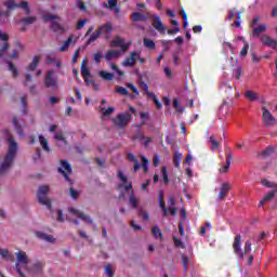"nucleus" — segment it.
I'll use <instances>...</instances> for the list:
<instances>
[{
    "instance_id": "obj_1",
    "label": "nucleus",
    "mask_w": 277,
    "mask_h": 277,
    "mask_svg": "<svg viewBox=\"0 0 277 277\" xmlns=\"http://www.w3.org/2000/svg\"><path fill=\"white\" fill-rule=\"evenodd\" d=\"M8 151L3 161L0 163V174H6L12 169L16 154L18 153V143L12 137L10 131H6Z\"/></svg>"
},
{
    "instance_id": "obj_2",
    "label": "nucleus",
    "mask_w": 277,
    "mask_h": 277,
    "mask_svg": "<svg viewBox=\"0 0 277 277\" xmlns=\"http://www.w3.org/2000/svg\"><path fill=\"white\" fill-rule=\"evenodd\" d=\"M39 16H41L43 23H51V29L54 34H64V31H66L62 18L56 14H53L48 10L39 9Z\"/></svg>"
},
{
    "instance_id": "obj_3",
    "label": "nucleus",
    "mask_w": 277,
    "mask_h": 277,
    "mask_svg": "<svg viewBox=\"0 0 277 277\" xmlns=\"http://www.w3.org/2000/svg\"><path fill=\"white\" fill-rule=\"evenodd\" d=\"M51 193V188L49 185H42L39 186L37 190V200L39 205H42L45 207V209H49L51 211L52 205H51V199L49 198V194Z\"/></svg>"
},
{
    "instance_id": "obj_4",
    "label": "nucleus",
    "mask_w": 277,
    "mask_h": 277,
    "mask_svg": "<svg viewBox=\"0 0 277 277\" xmlns=\"http://www.w3.org/2000/svg\"><path fill=\"white\" fill-rule=\"evenodd\" d=\"M15 272L18 274L19 277H26L25 273H23L21 268L25 267L27 269V266L29 265V255H27V252L25 251H17L15 253Z\"/></svg>"
},
{
    "instance_id": "obj_5",
    "label": "nucleus",
    "mask_w": 277,
    "mask_h": 277,
    "mask_svg": "<svg viewBox=\"0 0 277 277\" xmlns=\"http://www.w3.org/2000/svg\"><path fill=\"white\" fill-rule=\"evenodd\" d=\"M131 120H133V116L130 115V113H121L113 119V123L118 129H124L129 127V122H131Z\"/></svg>"
},
{
    "instance_id": "obj_6",
    "label": "nucleus",
    "mask_w": 277,
    "mask_h": 277,
    "mask_svg": "<svg viewBox=\"0 0 277 277\" xmlns=\"http://www.w3.org/2000/svg\"><path fill=\"white\" fill-rule=\"evenodd\" d=\"M5 8L8 10H16V8H21V10H24L25 14L29 16L31 14V9H29V3L27 1H22L21 3L14 2V0H8L4 2Z\"/></svg>"
},
{
    "instance_id": "obj_7",
    "label": "nucleus",
    "mask_w": 277,
    "mask_h": 277,
    "mask_svg": "<svg viewBox=\"0 0 277 277\" xmlns=\"http://www.w3.org/2000/svg\"><path fill=\"white\" fill-rule=\"evenodd\" d=\"M234 254H237L239 261H243L245 253L241 251V235H236L233 242Z\"/></svg>"
},
{
    "instance_id": "obj_8",
    "label": "nucleus",
    "mask_w": 277,
    "mask_h": 277,
    "mask_svg": "<svg viewBox=\"0 0 277 277\" xmlns=\"http://www.w3.org/2000/svg\"><path fill=\"white\" fill-rule=\"evenodd\" d=\"M151 26L156 31H158V34L166 36V26L163 25V22H161V17L159 15H151Z\"/></svg>"
},
{
    "instance_id": "obj_9",
    "label": "nucleus",
    "mask_w": 277,
    "mask_h": 277,
    "mask_svg": "<svg viewBox=\"0 0 277 277\" xmlns=\"http://www.w3.org/2000/svg\"><path fill=\"white\" fill-rule=\"evenodd\" d=\"M262 120L265 124V127H273V124H276V118H274V115L267 109V107H262Z\"/></svg>"
},
{
    "instance_id": "obj_10",
    "label": "nucleus",
    "mask_w": 277,
    "mask_h": 277,
    "mask_svg": "<svg viewBox=\"0 0 277 277\" xmlns=\"http://www.w3.org/2000/svg\"><path fill=\"white\" fill-rule=\"evenodd\" d=\"M44 267V262L42 261H35L31 264L26 266V269L28 272V274H42V269Z\"/></svg>"
},
{
    "instance_id": "obj_11",
    "label": "nucleus",
    "mask_w": 277,
    "mask_h": 277,
    "mask_svg": "<svg viewBox=\"0 0 277 277\" xmlns=\"http://www.w3.org/2000/svg\"><path fill=\"white\" fill-rule=\"evenodd\" d=\"M137 57H140V53L133 51L130 53V56H127L123 62H122V66H124L126 68H133V66H135V62H137Z\"/></svg>"
},
{
    "instance_id": "obj_12",
    "label": "nucleus",
    "mask_w": 277,
    "mask_h": 277,
    "mask_svg": "<svg viewBox=\"0 0 277 277\" xmlns=\"http://www.w3.org/2000/svg\"><path fill=\"white\" fill-rule=\"evenodd\" d=\"M97 31H100V34L102 36H105L106 40H109L111 38V31H114V25H111L110 22L100 26L97 28Z\"/></svg>"
},
{
    "instance_id": "obj_13",
    "label": "nucleus",
    "mask_w": 277,
    "mask_h": 277,
    "mask_svg": "<svg viewBox=\"0 0 277 277\" xmlns=\"http://www.w3.org/2000/svg\"><path fill=\"white\" fill-rule=\"evenodd\" d=\"M45 88H55L57 85V79L55 78V71L49 70L44 78Z\"/></svg>"
},
{
    "instance_id": "obj_14",
    "label": "nucleus",
    "mask_w": 277,
    "mask_h": 277,
    "mask_svg": "<svg viewBox=\"0 0 277 277\" xmlns=\"http://www.w3.org/2000/svg\"><path fill=\"white\" fill-rule=\"evenodd\" d=\"M35 237H37V239H40L41 241H45L47 243H55V241H56V239L53 235H49L41 230H36Z\"/></svg>"
},
{
    "instance_id": "obj_15",
    "label": "nucleus",
    "mask_w": 277,
    "mask_h": 277,
    "mask_svg": "<svg viewBox=\"0 0 277 277\" xmlns=\"http://www.w3.org/2000/svg\"><path fill=\"white\" fill-rule=\"evenodd\" d=\"M60 174H62L65 179V181H70L69 175H70V163L66 160L61 161V167L58 168Z\"/></svg>"
},
{
    "instance_id": "obj_16",
    "label": "nucleus",
    "mask_w": 277,
    "mask_h": 277,
    "mask_svg": "<svg viewBox=\"0 0 277 277\" xmlns=\"http://www.w3.org/2000/svg\"><path fill=\"white\" fill-rule=\"evenodd\" d=\"M225 156H226V164L223 166L222 169H220V172H223L226 174L230 168V163L233 161V151L228 149V147H225Z\"/></svg>"
},
{
    "instance_id": "obj_17",
    "label": "nucleus",
    "mask_w": 277,
    "mask_h": 277,
    "mask_svg": "<svg viewBox=\"0 0 277 277\" xmlns=\"http://www.w3.org/2000/svg\"><path fill=\"white\" fill-rule=\"evenodd\" d=\"M260 40L264 47H269L271 49H275V51H277V41L272 39V37L263 35Z\"/></svg>"
},
{
    "instance_id": "obj_18",
    "label": "nucleus",
    "mask_w": 277,
    "mask_h": 277,
    "mask_svg": "<svg viewBox=\"0 0 277 277\" xmlns=\"http://www.w3.org/2000/svg\"><path fill=\"white\" fill-rule=\"evenodd\" d=\"M70 214L75 215V217H78L79 220H82V222H85L87 224H92V220L90 216L83 214V212L75 208H70Z\"/></svg>"
},
{
    "instance_id": "obj_19",
    "label": "nucleus",
    "mask_w": 277,
    "mask_h": 277,
    "mask_svg": "<svg viewBox=\"0 0 277 277\" xmlns=\"http://www.w3.org/2000/svg\"><path fill=\"white\" fill-rule=\"evenodd\" d=\"M38 21V16H26L23 17L19 23H22L23 27L21 31H27V25H34Z\"/></svg>"
},
{
    "instance_id": "obj_20",
    "label": "nucleus",
    "mask_w": 277,
    "mask_h": 277,
    "mask_svg": "<svg viewBox=\"0 0 277 277\" xmlns=\"http://www.w3.org/2000/svg\"><path fill=\"white\" fill-rule=\"evenodd\" d=\"M130 18L133 21V23H146V21H149L150 17L146 16L144 13L134 12L130 15Z\"/></svg>"
},
{
    "instance_id": "obj_21",
    "label": "nucleus",
    "mask_w": 277,
    "mask_h": 277,
    "mask_svg": "<svg viewBox=\"0 0 277 277\" xmlns=\"http://www.w3.org/2000/svg\"><path fill=\"white\" fill-rule=\"evenodd\" d=\"M228 192H230V184L223 183L217 195L219 200H224L228 196Z\"/></svg>"
},
{
    "instance_id": "obj_22",
    "label": "nucleus",
    "mask_w": 277,
    "mask_h": 277,
    "mask_svg": "<svg viewBox=\"0 0 277 277\" xmlns=\"http://www.w3.org/2000/svg\"><path fill=\"white\" fill-rule=\"evenodd\" d=\"M13 126L14 129L19 137H25V132H23V127H21V123H18V118H13Z\"/></svg>"
},
{
    "instance_id": "obj_23",
    "label": "nucleus",
    "mask_w": 277,
    "mask_h": 277,
    "mask_svg": "<svg viewBox=\"0 0 277 277\" xmlns=\"http://www.w3.org/2000/svg\"><path fill=\"white\" fill-rule=\"evenodd\" d=\"M39 143L45 153H51V147H49V141L44 137V135H39Z\"/></svg>"
},
{
    "instance_id": "obj_24",
    "label": "nucleus",
    "mask_w": 277,
    "mask_h": 277,
    "mask_svg": "<svg viewBox=\"0 0 277 277\" xmlns=\"http://www.w3.org/2000/svg\"><path fill=\"white\" fill-rule=\"evenodd\" d=\"M105 60H107V62H111V60H115L116 57H120V51L118 50H109L105 55H104Z\"/></svg>"
},
{
    "instance_id": "obj_25",
    "label": "nucleus",
    "mask_w": 277,
    "mask_h": 277,
    "mask_svg": "<svg viewBox=\"0 0 277 277\" xmlns=\"http://www.w3.org/2000/svg\"><path fill=\"white\" fill-rule=\"evenodd\" d=\"M245 97H247L248 101H251L252 103H254V101H259V93L252 90H247L245 92Z\"/></svg>"
},
{
    "instance_id": "obj_26",
    "label": "nucleus",
    "mask_w": 277,
    "mask_h": 277,
    "mask_svg": "<svg viewBox=\"0 0 277 277\" xmlns=\"http://www.w3.org/2000/svg\"><path fill=\"white\" fill-rule=\"evenodd\" d=\"M266 29H267V25L265 24H262L259 27L253 28V31H252L253 38H259V36H261V34H263Z\"/></svg>"
},
{
    "instance_id": "obj_27",
    "label": "nucleus",
    "mask_w": 277,
    "mask_h": 277,
    "mask_svg": "<svg viewBox=\"0 0 277 277\" xmlns=\"http://www.w3.org/2000/svg\"><path fill=\"white\" fill-rule=\"evenodd\" d=\"M143 45L145 47V49H149V51H155L156 49L155 41L148 38L143 39Z\"/></svg>"
},
{
    "instance_id": "obj_28",
    "label": "nucleus",
    "mask_w": 277,
    "mask_h": 277,
    "mask_svg": "<svg viewBox=\"0 0 277 277\" xmlns=\"http://www.w3.org/2000/svg\"><path fill=\"white\" fill-rule=\"evenodd\" d=\"M39 63H40V58L38 56H35L32 58V62L27 67L28 72H34V70H36V68H38Z\"/></svg>"
},
{
    "instance_id": "obj_29",
    "label": "nucleus",
    "mask_w": 277,
    "mask_h": 277,
    "mask_svg": "<svg viewBox=\"0 0 277 277\" xmlns=\"http://www.w3.org/2000/svg\"><path fill=\"white\" fill-rule=\"evenodd\" d=\"M151 234L154 235L155 239H160V241L163 239V234L161 233L159 226H154L151 228Z\"/></svg>"
},
{
    "instance_id": "obj_30",
    "label": "nucleus",
    "mask_w": 277,
    "mask_h": 277,
    "mask_svg": "<svg viewBox=\"0 0 277 277\" xmlns=\"http://www.w3.org/2000/svg\"><path fill=\"white\" fill-rule=\"evenodd\" d=\"M181 159H183V154L175 151L173 155V163H174L175 168L181 167Z\"/></svg>"
},
{
    "instance_id": "obj_31",
    "label": "nucleus",
    "mask_w": 277,
    "mask_h": 277,
    "mask_svg": "<svg viewBox=\"0 0 277 277\" xmlns=\"http://www.w3.org/2000/svg\"><path fill=\"white\" fill-rule=\"evenodd\" d=\"M0 256L1 259H3L4 261H10L12 260V253H10V251L8 249H1L0 248Z\"/></svg>"
},
{
    "instance_id": "obj_32",
    "label": "nucleus",
    "mask_w": 277,
    "mask_h": 277,
    "mask_svg": "<svg viewBox=\"0 0 277 277\" xmlns=\"http://www.w3.org/2000/svg\"><path fill=\"white\" fill-rule=\"evenodd\" d=\"M5 64H8L9 70L12 72L13 77H18V69L16 68V66H14L11 61H5Z\"/></svg>"
},
{
    "instance_id": "obj_33",
    "label": "nucleus",
    "mask_w": 277,
    "mask_h": 277,
    "mask_svg": "<svg viewBox=\"0 0 277 277\" xmlns=\"http://www.w3.org/2000/svg\"><path fill=\"white\" fill-rule=\"evenodd\" d=\"M101 32H100V30L97 29L95 32H93L91 36H90V38H89V40L87 41V44H92V42H96V40H98V38H101Z\"/></svg>"
},
{
    "instance_id": "obj_34",
    "label": "nucleus",
    "mask_w": 277,
    "mask_h": 277,
    "mask_svg": "<svg viewBox=\"0 0 277 277\" xmlns=\"http://www.w3.org/2000/svg\"><path fill=\"white\" fill-rule=\"evenodd\" d=\"M129 202L133 209H137V205L140 203V201L137 200V198H135V195H133V192H131L130 194Z\"/></svg>"
},
{
    "instance_id": "obj_35",
    "label": "nucleus",
    "mask_w": 277,
    "mask_h": 277,
    "mask_svg": "<svg viewBox=\"0 0 277 277\" xmlns=\"http://www.w3.org/2000/svg\"><path fill=\"white\" fill-rule=\"evenodd\" d=\"M261 184H262L264 187L277 189V184L274 183V182H269V181L266 180V179L261 180Z\"/></svg>"
},
{
    "instance_id": "obj_36",
    "label": "nucleus",
    "mask_w": 277,
    "mask_h": 277,
    "mask_svg": "<svg viewBox=\"0 0 277 277\" xmlns=\"http://www.w3.org/2000/svg\"><path fill=\"white\" fill-rule=\"evenodd\" d=\"M100 77H102V79H104L105 81H111L114 79V74L111 72H107V71H100Z\"/></svg>"
},
{
    "instance_id": "obj_37",
    "label": "nucleus",
    "mask_w": 277,
    "mask_h": 277,
    "mask_svg": "<svg viewBox=\"0 0 277 277\" xmlns=\"http://www.w3.org/2000/svg\"><path fill=\"white\" fill-rule=\"evenodd\" d=\"M101 110H102V116H111V114L116 111V108L114 106H110L107 109H105L104 107H101Z\"/></svg>"
},
{
    "instance_id": "obj_38",
    "label": "nucleus",
    "mask_w": 277,
    "mask_h": 277,
    "mask_svg": "<svg viewBox=\"0 0 277 277\" xmlns=\"http://www.w3.org/2000/svg\"><path fill=\"white\" fill-rule=\"evenodd\" d=\"M243 254H250V252H252V242L250 240H247L245 242V247H243Z\"/></svg>"
},
{
    "instance_id": "obj_39",
    "label": "nucleus",
    "mask_w": 277,
    "mask_h": 277,
    "mask_svg": "<svg viewBox=\"0 0 277 277\" xmlns=\"http://www.w3.org/2000/svg\"><path fill=\"white\" fill-rule=\"evenodd\" d=\"M124 42V39L117 36L115 40L110 42V47H120Z\"/></svg>"
},
{
    "instance_id": "obj_40",
    "label": "nucleus",
    "mask_w": 277,
    "mask_h": 277,
    "mask_svg": "<svg viewBox=\"0 0 277 277\" xmlns=\"http://www.w3.org/2000/svg\"><path fill=\"white\" fill-rule=\"evenodd\" d=\"M9 49H10V44H8V42H4L0 49V58L5 57V54L8 53Z\"/></svg>"
},
{
    "instance_id": "obj_41",
    "label": "nucleus",
    "mask_w": 277,
    "mask_h": 277,
    "mask_svg": "<svg viewBox=\"0 0 277 277\" xmlns=\"http://www.w3.org/2000/svg\"><path fill=\"white\" fill-rule=\"evenodd\" d=\"M133 140H137L138 142H144V140H146V136L144 135V132H142V130H138L133 136Z\"/></svg>"
},
{
    "instance_id": "obj_42",
    "label": "nucleus",
    "mask_w": 277,
    "mask_h": 277,
    "mask_svg": "<svg viewBox=\"0 0 277 277\" xmlns=\"http://www.w3.org/2000/svg\"><path fill=\"white\" fill-rule=\"evenodd\" d=\"M173 242L175 248H182V250H185V243H183L181 239L176 238V236H173Z\"/></svg>"
},
{
    "instance_id": "obj_43",
    "label": "nucleus",
    "mask_w": 277,
    "mask_h": 277,
    "mask_svg": "<svg viewBox=\"0 0 277 277\" xmlns=\"http://www.w3.org/2000/svg\"><path fill=\"white\" fill-rule=\"evenodd\" d=\"M161 174H162L164 184L168 185V183H170V180L168 179V168L167 167L161 168Z\"/></svg>"
},
{
    "instance_id": "obj_44",
    "label": "nucleus",
    "mask_w": 277,
    "mask_h": 277,
    "mask_svg": "<svg viewBox=\"0 0 277 277\" xmlns=\"http://www.w3.org/2000/svg\"><path fill=\"white\" fill-rule=\"evenodd\" d=\"M180 14L184 21L183 22L184 29H187V26L189 25V23L187 22V13H185V10H182V11H180Z\"/></svg>"
},
{
    "instance_id": "obj_45",
    "label": "nucleus",
    "mask_w": 277,
    "mask_h": 277,
    "mask_svg": "<svg viewBox=\"0 0 277 277\" xmlns=\"http://www.w3.org/2000/svg\"><path fill=\"white\" fill-rule=\"evenodd\" d=\"M138 88L143 90L145 94L150 91L148 84L142 80V77L140 78Z\"/></svg>"
},
{
    "instance_id": "obj_46",
    "label": "nucleus",
    "mask_w": 277,
    "mask_h": 277,
    "mask_svg": "<svg viewBox=\"0 0 277 277\" xmlns=\"http://www.w3.org/2000/svg\"><path fill=\"white\" fill-rule=\"evenodd\" d=\"M115 92L121 96H127V94H129V90H127L124 87H117Z\"/></svg>"
},
{
    "instance_id": "obj_47",
    "label": "nucleus",
    "mask_w": 277,
    "mask_h": 277,
    "mask_svg": "<svg viewBox=\"0 0 277 277\" xmlns=\"http://www.w3.org/2000/svg\"><path fill=\"white\" fill-rule=\"evenodd\" d=\"M141 159H142V168H143V171L146 173L148 172V159L144 156H141Z\"/></svg>"
},
{
    "instance_id": "obj_48",
    "label": "nucleus",
    "mask_w": 277,
    "mask_h": 277,
    "mask_svg": "<svg viewBox=\"0 0 277 277\" xmlns=\"http://www.w3.org/2000/svg\"><path fill=\"white\" fill-rule=\"evenodd\" d=\"M70 47V37L67 38V40L63 43V45L58 49L61 53H64V51H67Z\"/></svg>"
},
{
    "instance_id": "obj_49",
    "label": "nucleus",
    "mask_w": 277,
    "mask_h": 277,
    "mask_svg": "<svg viewBox=\"0 0 277 277\" xmlns=\"http://www.w3.org/2000/svg\"><path fill=\"white\" fill-rule=\"evenodd\" d=\"M8 18H10V11H3L0 9V21L4 22Z\"/></svg>"
},
{
    "instance_id": "obj_50",
    "label": "nucleus",
    "mask_w": 277,
    "mask_h": 277,
    "mask_svg": "<svg viewBox=\"0 0 277 277\" xmlns=\"http://www.w3.org/2000/svg\"><path fill=\"white\" fill-rule=\"evenodd\" d=\"M110 68L111 70H116L117 75H119V77H123L124 71L120 70V68H118V65H116V63H110Z\"/></svg>"
},
{
    "instance_id": "obj_51",
    "label": "nucleus",
    "mask_w": 277,
    "mask_h": 277,
    "mask_svg": "<svg viewBox=\"0 0 277 277\" xmlns=\"http://www.w3.org/2000/svg\"><path fill=\"white\" fill-rule=\"evenodd\" d=\"M159 205H160V209L162 210L163 216L168 217V208L166 207V201L164 200H160Z\"/></svg>"
},
{
    "instance_id": "obj_52",
    "label": "nucleus",
    "mask_w": 277,
    "mask_h": 277,
    "mask_svg": "<svg viewBox=\"0 0 277 277\" xmlns=\"http://www.w3.org/2000/svg\"><path fill=\"white\" fill-rule=\"evenodd\" d=\"M248 49H250V43L246 42L240 51V57H246V55H248Z\"/></svg>"
},
{
    "instance_id": "obj_53",
    "label": "nucleus",
    "mask_w": 277,
    "mask_h": 277,
    "mask_svg": "<svg viewBox=\"0 0 277 277\" xmlns=\"http://www.w3.org/2000/svg\"><path fill=\"white\" fill-rule=\"evenodd\" d=\"M274 196H276V190H271L268 194L264 196V202H269V200H272Z\"/></svg>"
},
{
    "instance_id": "obj_54",
    "label": "nucleus",
    "mask_w": 277,
    "mask_h": 277,
    "mask_svg": "<svg viewBox=\"0 0 277 277\" xmlns=\"http://www.w3.org/2000/svg\"><path fill=\"white\" fill-rule=\"evenodd\" d=\"M88 23V18H83L78 21L77 25H76V29H83V27H85V24Z\"/></svg>"
},
{
    "instance_id": "obj_55",
    "label": "nucleus",
    "mask_w": 277,
    "mask_h": 277,
    "mask_svg": "<svg viewBox=\"0 0 277 277\" xmlns=\"http://www.w3.org/2000/svg\"><path fill=\"white\" fill-rule=\"evenodd\" d=\"M210 144H212V150H217V148H220V142L213 138V136L210 137Z\"/></svg>"
},
{
    "instance_id": "obj_56",
    "label": "nucleus",
    "mask_w": 277,
    "mask_h": 277,
    "mask_svg": "<svg viewBox=\"0 0 277 277\" xmlns=\"http://www.w3.org/2000/svg\"><path fill=\"white\" fill-rule=\"evenodd\" d=\"M105 274L108 276V277H114V268H111V264H108L106 265L105 267Z\"/></svg>"
},
{
    "instance_id": "obj_57",
    "label": "nucleus",
    "mask_w": 277,
    "mask_h": 277,
    "mask_svg": "<svg viewBox=\"0 0 277 277\" xmlns=\"http://www.w3.org/2000/svg\"><path fill=\"white\" fill-rule=\"evenodd\" d=\"M54 140H57V142H64L66 144V138L64 137V134L61 132H56L54 134Z\"/></svg>"
},
{
    "instance_id": "obj_58",
    "label": "nucleus",
    "mask_w": 277,
    "mask_h": 277,
    "mask_svg": "<svg viewBox=\"0 0 277 277\" xmlns=\"http://www.w3.org/2000/svg\"><path fill=\"white\" fill-rule=\"evenodd\" d=\"M161 44L163 47V51H170V45L172 44L171 40H162Z\"/></svg>"
},
{
    "instance_id": "obj_59",
    "label": "nucleus",
    "mask_w": 277,
    "mask_h": 277,
    "mask_svg": "<svg viewBox=\"0 0 277 277\" xmlns=\"http://www.w3.org/2000/svg\"><path fill=\"white\" fill-rule=\"evenodd\" d=\"M182 264L185 271H187V267H189V258L186 255H182Z\"/></svg>"
},
{
    "instance_id": "obj_60",
    "label": "nucleus",
    "mask_w": 277,
    "mask_h": 277,
    "mask_svg": "<svg viewBox=\"0 0 277 277\" xmlns=\"http://www.w3.org/2000/svg\"><path fill=\"white\" fill-rule=\"evenodd\" d=\"M77 8H79V10H81L82 12H85V10H88V6L85 5V2L78 0L77 1Z\"/></svg>"
},
{
    "instance_id": "obj_61",
    "label": "nucleus",
    "mask_w": 277,
    "mask_h": 277,
    "mask_svg": "<svg viewBox=\"0 0 277 277\" xmlns=\"http://www.w3.org/2000/svg\"><path fill=\"white\" fill-rule=\"evenodd\" d=\"M83 79H84L87 85H93V83H94V78H92V75H90V76H84Z\"/></svg>"
},
{
    "instance_id": "obj_62",
    "label": "nucleus",
    "mask_w": 277,
    "mask_h": 277,
    "mask_svg": "<svg viewBox=\"0 0 277 277\" xmlns=\"http://www.w3.org/2000/svg\"><path fill=\"white\" fill-rule=\"evenodd\" d=\"M81 75L82 77H90V69H88V66H81Z\"/></svg>"
},
{
    "instance_id": "obj_63",
    "label": "nucleus",
    "mask_w": 277,
    "mask_h": 277,
    "mask_svg": "<svg viewBox=\"0 0 277 277\" xmlns=\"http://www.w3.org/2000/svg\"><path fill=\"white\" fill-rule=\"evenodd\" d=\"M274 153V147H267L265 150L262 151L263 157H269Z\"/></svg>"
},
{
    "instance_id": "obj_64",
    "label": "nucleus",
    "mask_w": 277,
    "mask_h": 277,
    "mask_svg": "<svg viewBox=\"0 0 277 277\" xmlns=\"http://www.w3.org/2000/svg\"><path fill=\"white\" fill-rule=\"evenodd\" d=\"M79 192L75 190L74 188H70V196L74 200H77V198H79Z\"/></svg>"
}]
</instances>
